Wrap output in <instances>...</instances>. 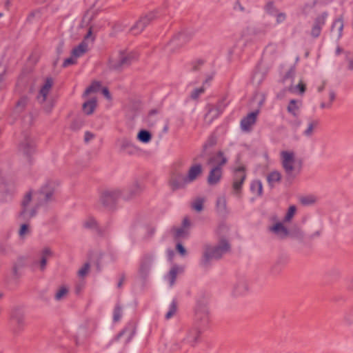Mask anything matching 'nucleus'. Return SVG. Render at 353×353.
I'll return each instance as SVG.
<instances>
[{
	"label": "nucleus",
	"instance_id": "nucleus-60",
	"mask_svg": "<svg viewBox=\"0 0 353 353\" xmlns=\"http://www.w3.org/2000/svg\"><path fill=\"white\" fill-rule=\"evenodd\" d=\"M191 223L188 217H185L182 221V225L181 227L186 228L189 230V228L190 227Z\"/></svg>",
	"mask_w": 353,
	"mask_h": 353
},
{
	"label": "nucleus",
	"instance_id": "nucleus-31",
	"mask_svg": "<svg viewBox=\"0 0 353 353\" xmlns=\"http://www.w3.org/2000/svg\"><path fill=\"white\" fill-rule=\"evenodd\" d=\"M295 73V66H292L283 77V82L287 85V88H288L290 85L293 84Z\"/></svg>",
	"mask_w": 353,
	"mask_h": 353
},
{
	"label": "nucleus",
	"instance_id": "nucleus-58",
	"mask_svg": "<svg viewBox=\"0 0 353 353\" xmlns=\"http://www.w3.org/2000/svg\"><path fill=\"white\" fill-rule=\"evenodd\" d=\"M276 17L277 23H281L285 20L286 15L283 12H280L276 14Z\"/></svg>",
	"mask_w": 353,
	"mask_h": 353
},
{
	"label": "nucleus",
	"instance_id": "nucleus-7",
	"mask_svg": "<svg viewBox=\"0 0 353 353\" xmlns=\"http://www.w3.org/2000/svg\"><path fill=\"white\" fill-rule=\"evenodd\" d=\"M328 16V12L323 11L314 18L310 30V35L312 38L316 39L321 35V30L326 23Z\"/></svg>",
	"mask_w": 353,
	"mask_h": 353
},
{
	"label": "nucleus",
	"instance_id": "nucleus-22",
	"mask_svg": "<svg viewBox=\"0 0 353 353\" xmlns=\"http://www.w3.org/2000/svg\"><path fill=\"white\" fill-rule=\"evenodd\" d=\"M227 161L228 159L224 157L223 153L221 151H219L209 159L208 164L214 165V167L222 168Z\"/></svg>",
	"mask_w": 353,
	"mask_h": 353
},
{
	"label": "nucleus",
	"instance_id": "nucleus-15",
	"mask_svg": "<svg viewBox=\"0 0 353 353\" xmlns=\"http://www.w3.org/2000/svg\"><path fill=\"white\" fill-rule=\"evenodd\" d=\"M143 189V184L139 181H135L123 193V199L125 200H130L139 194Z\"/></svg>",
	"mask_w": 353,
	"mask_h": 353
},
{
	"label": "nucleus",
	"instance_id": "nucleus-55",
	"mask_svg": "<svg viewBox=\"0 0 353 353\" xmlns=\"http://www.w3.org/2000/svg\"><path fill=\"white\" fill-rule=\"evenodd\" d=\"M8 65L6 64L0 63V77L2 81L5 80V77L8 72Z\"/></svg>",
	"mask_w": 353,
	"mask_h": 353
},
{
	"label": "nucleus",
	"instance_id": "nucleus-48",
	"mask_svg": "<svg viewBox=\"0 0 353 353\" xmlns=\"http://www.w3.org/2000/svg\"><path fill=\"white\" fill-rule=\"evenodd\" d=\"M101 86V84L98 81H95L92 83L91 85H90L85 91L83 95L87 96L91 92H94L99 90V88Z\"/></svg>",
	"mask_w": 353,
	"mask_h": 353
},
{
	"label": "nucleus",
	"instance_id": "nucleus-40",
	"mask_svg": "<svg viewBox=\"0 0 353 353\" xmlns=\"http://www.w3.org/2000/svg\"><path fill=\"white\" fill-rule=\"evenodd\" d=\"M137 139L141 142L147 143L150 141L152 139V135L148 131L142 130L138 133Z\"/></svg>",
	"mask_w": 353,
	"mask_h": 353
},
{
	"label": "nucleus",
	"instance_id": "nucleus-20",
	"mask_svg": "<svg viewBox=\"0 0 353 353\" xmlns=\"http://www.w3.org/2000/svg\"><path fill=\"white\" fill-rule=\"evenodd\" d=\"M203 168L202 165L199 163H196L192 165L188 172L186 176V181H188V183H190L194 181L197 177L202 173Z\"/></svg>",
	"mask_w": 353,
	"mask_h": 353
},
{
	"label": "nucleus",
	"instance_id": "nucleus-9",
	"mask_svg": "<svg viewBox=\"0 0 353 353\" xmlns=\"http://www.w3.org/2000/svg\"><path fill=\"white\" fill-rule=\"evenodd\" d=\"M246 178L245 167L243 165L235 168L233 177L232 188L236 194L241 192L242 185Z\"/></svg>",
	"mask_w": 353,
	"mask_h": 353
},
{
	"label": "nucleus",
	"instance_id": "nucleus-54",
	"mask_svg": "<svg viewBox=\"0 0 353 353\" xmlns=\"http://www.w3.org/2000/svg\"><path fill=\"white\" fill-rule=\"evenodd\" d=\"M204 87H201L199 88L194 89L191 93V98L192 99H198L199 97L204 92Z\"/></svg>",
	"mask_w": 353,
	"mask_h": 353
},
{
	"label": "nucleus",
	"instance_id": "nucleus-34",
	"mask_svg": "<svg viewBox=\"0 0 353 353\" xmlns=\"http://www.w3.org/2000/svg\"><path fill=\"white\" fill-rule=\"evenodd\" d=\"M301 105V101L292 99L288 106V111L293 116L296 117L298 114V110Z\"/></svg>",
	"mask_w": 353,
	"mask_h": 353
},
{
	"label": "nucleus",
	"instance_id": "nucleus-3",
	"mask_svg": "<svg viewBox=\"0 0 353 353\" xmlns=\"http://www.w3.org/2000/svg\"><path fill=\"white\" fill-rule=\"evenodd\" d=\"M134 59L135 56L132 53L127 52L124 50L118 51L110 57L108 68L112 70L121 71L130 65Z\"/></svg>",
	"mask_w": 353,
	"mask_h": 353
},
{
	"label": "nucleus",
	"instance_id": "nucleus-59",
	"mask_svg": "<svg viewBox=\"0 0 353 353\" xmlns=\"http://www.w3.org/2000/svg\"><path fill=\"white\" fill-rule=\"evenodd\" d=\"M76 62L75 59L72 57L66 59L63 63V67L65 68L70 65L74 64Z\"/></svg>",
	"mask_w": 353,
	"mask_h": 353
},
{
	"label": "nucleus",
	"instance_id": "nucleus-6",
	"mask_svg": "<svg viewBox=\"0 0 353 353\" xmlns=\"http://www.w3.org/2000/svg\"><path fill=\"white\" fill-rule=\"evenodd\" d=\"M120 198H123L121 190L118 188L108 189L102 192L100 201L104 206L112 208Z\"/></svg>",
	"mask_w": 353,
	"mask_h": 353
},
{
	"label": "nucleus",
	"instance_id": "nucleus-11",
	"mask_svg": "<svg viewBox=\"0 0 353 353\" xmlns=\"http://www.w3.org/2000/svg\"><path fill=\"white\" fill-rule=\"evenodd\" d=\"M11 319L16 324V331H21L25 325V312L21 307H14L11 312Z\"/></svg>",
	"mask_w": 353,
	"mask_h": 353
},
{
	"label": "nucleus",
	"instance_id": "nucleus-14",
	"mask_svg": "<svg viewBox=\"0 0 353 353\" xmlns=\"http://www.w3.org/2000/svg\"><path fill=\"white\" fill-rule=\"evenodd\" d=\"M259 110H256L249 113L246 117L241 121V128L244 132H250L252 127L255 124Z\"/></svg>",
	"mask_w": 353,
	"mask_h": 353
},
{
	"label": "nucleus",
	"instance_id": "nucleus-63",
	"mask_svg": "<svg viewBox=\"0 0 353 353\" xmlns=\"http://www.w3.org/2000/svg\"><path fill=\"white\" fill-rule=\"evenodd\" d=\"M262 74L259 72H256L254 74L253 79L255 81H257L258 83H259L262 81Z\"/></svg>",
	"mask_w": 353,
	"mask_h": 353
},
{
	"label": "nucleus",
	"instance_id": "nucleus-12",
	"mask_svg": "<svg viewBox=\"0 0 353 353\" xmlns=\"http://www.w3.org/2000/svg\"><path fill=\"white\" fill-rule=\"evenodd\" d=\"M194 318L197 322L203 324L208 322L209 311L205 303H197L194 310Z\"/></svg>",
	"mask_w": 353,
	"mask_h": 353
},
{
	"label": "nucleus",
	"instance_id": "nucleus-35",
	"mask_svg": "<svg viewBox=\"0 0 353 353\" xmlns=\"http://www.w3.org/2000/svg\"><path fill=\"white\" fill-rule=\"evenodd\" d=\"M205 201L203 197L196 198L191 203L192 208L197 212H201L203 210Z\"/></svg>",
	"mask_w": 353,
	"mask_h": 353
},
{
	"label": "nucleus",
	"instance_id": "nucleus-64",
	"mask_svg": "<svg viewBox=\"0 0 353 353\" xmlns=\"http://www.w3.org/2000/svg\"><path fill=\"white\" fill-rule=\"evenodd\" d=\"M348 62L347 68L350 70H353V56L350 58H347Z\"/></svg>",
	"mask_w": 353,
	"mask_h": 353
},
{
	"label": "nucleus",
	"instance_id": "nucleus-61",
	"mask_svg": "<svg viewBox=\"0 0 353 353\" xmlns=\"http://www.w3.org/2000/svg\"><path fill=\"white\" fill-rule=\"evenodd\" d=\"M26 103H27V99L22 98L18 101L17 108H23L26 106Z\"/></svg>",
	"mask_w": 353,
	"mask_h": 353
},
{
	"label": "nucleus",
	"instance_id": "nucleus-25",
	"mask_svg": "<svg viewBox=\"0 0 353 353\" xmlns=\"http://www.w3.org/2000/svg\"><path fill=\"white\" fill-rule=\"evenodd\" d=\"M52 79H47L44 85L41 87L39 94L38 96V100L40 103H43L46 101L47 96L50 92L52 86Z\"/></svg>",
	"mask_w": 353,
	"mask_h": 353
},
{
	"label": "nucleus",
	"instance_id": "nucleus-32",
	"mask_svg": "<svg viewBox=\"0 0 353 353\" xmlns=\"http://www.w3.org/2000/svg\"><path fill=\"white\" fill-rule=\"evenodd\" d=\"M96 106L97 100L95 99H92L83 104V110L86 114L89 115L93 113Z\"/></svg>",
	"mask_w": 353,
	"mask_h": 353
},
{
	"label": "nucleus",
	"instance_id": "nucleus-42",
	"mask_svg": "<svg viewBox=\"0 0 353 353\" xmlns=\"http://www.w3.org/2000/svg\"><path fill=\"white\" fill-rule=\"evenodd\" d=\"M87 45L84 43H80L77 47L74 48L72 51V54L74 57H79L85 52Z\"/></svg>",
	"mask_w": 353,
	"mask_h": 353
},
{
	"label": "nucleus",
	"instance_id": "nucleus-53",
	"mask_svg": "<svg viewBox=\"0 0 353 353\" xmlns=\"http://www.w3.org/2000/svg\"><path fill=\"white\" fill-rule=\"evenodd\" d=\"M281 262L278 260L270 268V274L272 275H276L281 272Z\"/></svg>",
	"mask_w": 353,
	"mask_h": 353
},
{
	"label": "nucleus",
	"instance_id": "nucleus-52",
	"mask_svg": "<svg viewBox=\"0 0 353 353\" xmlns=\"http://www.w3.org/2000/svg\"><path fill=\"white\" fill-rule=\"evenodd\" d=\"M90 264L88 263H86L83 265L82 268L79 269L78 271V275L79 277H84L88 274L90 270Z\"/></svg>",
	"mask_w": 353,
	"mask_h": 353
},
{
	"label": "nucleus",
	"instance_id": "nucleus-17",
	"mask_svg": "<svg viewBox=\"0 0 353 353\" xmlns=\"http://www.w3.org/2000/svg\"><path fill=\"white\" fill-rule=\"evenodd\" d=\"M19 150L23 155L29 157L34 152V144L30 138L25 136L23 141L19 145Z\"/></svg>",
	"mask_w": 353,
	"mask_h": 353
},
{
	"label": "nucleus",
	"instance_id": "nucleus-2",
	"mask_svg": "<svg viewBox=\"0 0 353 353\" xmlns=\"http://www.w3.org/2000/svg\"><path fill=\"white\" fill-rule=\"evenodd\" d=\"M281 163L288 180L294 179L301 172V165L292 150H283L280 153Z\"/></svg>",
	"mask_w": 353,
	"mask_h": 353
},
{
	"label": "nucleus",
	"instance_id": "nucleus-18",
	"mask_svg": "<svg viewBox=\"0 0 353 353\" xmlns=\"http://www.w3.org/2000/svg\"><path fill=\"white\" fill-rule=\"evenodd\" d=\"M249 291V283L245 279H239L234 285L233 294L239 296L245 294Z\"/></svg>",
	"mask_w": 353,
	"mask_h": 353
},
{
	"label": "nucleus",
	"instance_id": "nucleus-5",
	"mask_svg": "<svg viewBox=\"0 0 353 353\" xmlns=\"http://www.w3.org/2000/svg\"><path fill=\"white\" fill-rule=\"evenodd\" d=\"M56 183L52 181L45 183L41 189L35 193L37 199L39 204H45L53 200V195L55 192Z\"/></svg>",
	"mask_w": 353,
	"mask_h": 353
},
{
	"label": "nucleus",
	"instance_id": "nucleus-57",
	"mask_svg": "<svg viewBox=\"0 0 353 353\" xmlns=\"http://www.w3.org/2000/svg\"><path fill=\"white\" fill-rule=\"evenodd\" d=\"M94 138V134L89 131L85 132L84 141L88 143L90 141Z\"/></svg>",
	"mask_w": 353,
	"mask_h": 353
},
{
	"label": "nucleus",
	"instance_id": "nucleus-49",
	"mask_svg": "<svg viewBox=\"0 0 353 353\" xmlns=\"http://www.w3.org/2000/svg\"><path fill=\"white\" fill-rule=\"evenodd\" d=\"M121 316H122V308L119 304H117L115 306L114 310V313H113L114 321H115V322L119 321L121 319Z\"/></svg>",
	"mask_w": 353,
	"mask_h": 353
},
{
	"label": "nucleus",
	"instance_id": "nucleus-26",
	"mask_svg": "<svg viewBox=\"0 0 353 353\" xmlns=\"http://www.w3.org/2000/svg\"><path fill=\"white\" fill-rule=\"evenodd\" d=\"M40 254V261L39 262V268L41 271L46 269L47 265V259L53 255V252L51 249L48 247H46L42 249L39 253Z\"/></svg>",
	"mask_w": 353,
	"mask_h": 353
},
{
	"label": "nucleus",
	"instance_id": "nucleus-46",
	"mask_svg": "<svg viewBox=\"0 0 353 353\" xmlns=\"http://www.w3.org/2000/svg\"><path fill=\"white\" fill-rule=\"evenodd\" d=\"M296 211V208L295 205H291L289 207L286 214L284 216L283 222L289 223L291 221L292 218L294 217Z\"/></svg>",
	"mask_w": 353,
	"mask_h": 353
},
{
	"label": "nucleus",
	"instance_id": "nucleus-37",
	"mask_svg": "<svg viewBox=\"0 0 353 353\" xmlns=\"http://www.w3.org/2000/svg\"><path fill=\"white\" fill-rule=\"evenodd\" d=\"M250 189L253 193L261 196L263 193V185L261 181L259 180L253 181L251 183Z\"/></svg>",
	"mask_w": 353,
	"mask_h": 353
},
{
	"label": "nucleus",
	"instance_id": "nucleus-50",
	"mask_svg": "<svg viewBox=\"0 0 353 353\" xmlns=\"http://www.w3.org/2000/svg\"><path fill=\"white\" fill-rule=\"evenodd\" d=\"M216 143V138L214 135H211L203 145V150L214 146Z\"/></svg>",
	"mask_w": 353,
	"mask_h": 353
},
{
	"label": "nucleus",
	"instance_id": "nucleus-44",
	"mask_svg": "<svg viewBox=\"0 0 353 353\" xmlns=\"http://www.w3.org/2000/svg\"><path fill=\"white\" fill-rule=\"evenodd\" d=\"M30 225L28 223H23L21 225L19 230V236L21 239H24L27 236L30 234Z\"/></svg>",
	"mask_w": 353,
	"mask_h": 353
},
{
	"label": "nucleus",
	"instance_id": "nucleus-45",
	"mask_svg": "<svg viewBox=\"0 0 353 353\" xmlns=\"http://www.w3.org/2000/svg\"><path fill=\"white\" fill-rule=\"evenodd\" d=\"M68 293V288L63 285L60 287L54 295V299L57 301H61L63 299Z\"/></svg>",
	"mask_w": 353,
	"mask_h": 353
},
{
	"label": "nucleus",
	"instance_id": "nucleus-1",
	"mask_svg": "<svg viewBox=\"0 0 353 353\" xmlns=\"http://www.w3.org/2000/svg\"><path fill=\"white\" fill-rule=\"evenodd\" d=\"M230 249V244L225 237L220 238L215 245H207L201 261V265L207 267L210 261L219 259Z\"/></svg>",
	"mask_w": 353,
	"mask_h": 353
},
{
	"label": "nucleus",
	"instance_id": "nucleus-19",
	"mask_svg": "<svg viewBox=\"0 0 353 353\" xmlns=\"http://www.w3.org/2000/svg\"><path fill=\"white\" fill-rule=\"evenodd\" d=\"M222 177V168L213 167L208 174L207 182L210 185H215L219 183Z\"/></svg>",
	"mask_w": 353,
	"mask_h": 353
},
{
	"label": "nucleus",
	"instance_id": "nucleus-62",
	"mask_svg": "<svg viewBox=\"0 0 353 353\" xmlns=\"http://www.w3.org/2000/svg\"><path fill=\"white\" fill-rule=\"evenodd\" d=\"M203 61H201V60L195 62L194 63H193L192 70H194V71L199 70L200 67L203 65Z\"/></svg>",
	"mask_w": 353,
	"mask_h": 353
},
{
	"label": "nucleus",
	"instance_id": "nucleus-27",
	"mask_svg": "<svg viewBox=\"0 0 353 353\" xmlns=\"http://www.w3.org/2000/svg\"><path fill=\"white\" fill-rule=\"evenodd\" d=\"M216 209L219 214L223 215L228 212L227 201L225 196H220L216 202Z\"/></svg>",
	"mask_w": 353,
	"mask_h": 353
},
{
	"label": "nucleus",
	"instance_id": "nucleus-23",
	"mask_svg": "<svg viewBox=\"0 0 353 353\" xmlns=\"http://www.w3.org/2000/svg\"><path fill=\"white\" fill-rule=\"evenodd\" d=\"M200 334L201 332L199 328L192 327L188 331L186 336L183 339V341L193 346L199 339Z\"/></svg>",
	"mask_w": 353,
	"mask_h": 353
},
{
	"label": "nucleus",
	"instance_id": "nucleus-24",
	"mask_svg": "<svg viewBox=\"0 0 353 353\" xmlns=\"http://www.w3.org/2000/svg\"><path fill=\"white\" fill-rule=\"evenodd\" d=\"M344 28L343 19L339 17L334 20L331 26V32L336 34L337 39H340L343 35V30Z\"/></svg>",
	"mask_w": 353,
	"mask_h": 353
},
{
	"label": "nucleus",
	"instance_id": "nucleus-36",
	"mask_svg": "<svg viewBox=\"0 0 353 353\" xmlns=\"http://www.w3.org/2000/svg\"><path fill=\"white\" fill-rule=\"evenodd\" d=\"M156 19V14L154 12H149L143 16H142L139 20L144 27L145 28L148 26L152 21Z\"/></svg>",
	"mask_w": 353,
	"mask_h": 353
},
{
	"label": "nucleus",
	"instance_id": "nucleus-21",
	"mask_svg": "<svg viewBox=\"0 0 353 353\" xmlns=\"http://www.w3.org/2000/svg\"><path fill=\"white\" fill-rule=\"evenodd\" d=\"M183 272V268L177 265H174L167 275L165 276V280L168 282L170 287H172L179 274Z\"/></svg>",
	"mask_w": 353,
	"mask_h": 353
},
{
	"label": "nucleus",
	"instance_id": "nucleus-47",
	"mask_svg": "<svg viewBox=\"0 0 353 353\" xmlns=\"http://www.w3.org/2000/svg\"><path fill=\"white\" fill-rule=\"evenodd\" d=\"M145 29L144 25H143L139 21H137L136 23L130 28V32L136 35L140 34Z\"/></svg>",
	"mask_w": 353,
	"mask_h": 353
},
{
	"label": "nucleus",
	"instance_id": "nucleus-30",
	"mask_svg": "<svg viewBox=\"0 0 353 353\" xmlns=\"http://www.w3.org/2000/svg\"><path fill=\"white\" fill-rule=\"evenodd\" d=\"M281 174L276 170L270 172L267 176V181L270 187H274L276 183L280 182Z\"/></svg>",
	"mask_w": 353,
	"mask_h": 353
},
{
	"label": "nucleus",
	"instance_id": "nucleus-33",
	"mask_svg": "<svg viewBox=\"0 0 353 353\" xmlns=\"http://www.w3.org/2000/svg\"><path fill=\"white\" fill-rule=\"evenodd\" d=\"M174 237L176 239L187 238L189 234V231L186 228L179 227L172 229Z\"/></svg>",
	"mask_w": 353,
	"mask_h": 353
},
{
	"label": "nucleus",
	"instance_id": "nucleus-56",
	"mask_svg": "<svg viewBox=\"0 0 353 353\" xmlns=\"http://www.w3.org/2000/svg\"><path fill=\"white\" fill-rule=\"evenodd\" d=\"M176 249L181 256H184L187 254V251L181 243H178Z\"/></svg>",
	"mask_w": 353,
	"mask_h": 353
},
{
	"label": "nucleus",
	"instance_id": "nucleus-13",
	"mask_svg": "<svg viewBox=\"0 0 353 353\" xmlns=\"http://www.w3.org/2000/svg\"><path fill=\"white\" fill-rule=\"evenodd\" d=\"M169 184L171 188L173 190H175L184 188L187 184H188V182L186 181L185 176L181 172H176L171 175Z\"/></svg>",
	"mask_w": 353,
	"mask_h": 353
},
{
	"label": "nucleus",
	"instance_id": "nucleus-8",
	"mask_svg": "<svg viewBox=\"0 0 353 353\" xmlns=\"http://www.w3.org/2000/svg\"><path fill=\"white\" fill-rule=\"evenodd\" d=\"M268 230L276 239L280 240L286 239L291 235L290 230L284 225L283 222L281 221H277L272 225L269 226Z\"/></svg>",
	"mask_w": 353,
	"mask_h": 353
},
{
	"label": "nucleus",
	"instance_id": "nucleus-28",
	"mask_svg": "<svg viewBox=\"0 0 353 353\" xmlns=\"http://www.w3.org/2000/svg\"><path fill=\"white\" fill-rule=\"evenodd\" d=\"M117 143L119 144L121 151L127 152L128 153L132 152L134 148L133 143L126 138L117 140Z\"/></svg>",
	"mask_w": 353,
	"mask_h": 353
},
{
	"label": "nucleus",
	"instance_id": "nucleus-16",
	"mask_svg": "<svg viewBox=\"0 0 353 353\" xmlns=\"http://www.w3.org/2000/svg\"><path fill=\"white\" fill-rule=\"evenodd\" d=\"M225 106L226 105L223 101H219L216 105L210 106L209 110L205 114V118L209 119L211 122L223 112Z\"/></svg>",
	"mask_w": 353,
	"mask_h": 353
},
{
	"label": "nucleus",
	"instance_id": "nucleus-39",
	"mask_svg": "<svg viewBox=\"0 0 353 353\" xmlns=\"http://www.w3.org/2000/svg\"><path fill=\"white\" fill-rule=\"evenodd\" d=\"M288 90L293 93L299 92V94H302L305 91V85L302 82L300 81L298 85L294 86L293 84L290 85Z\"/></svg>",
	"mask_w": 353,
	"mask_h": 353
},
{
	"label": "nucleus",
	"instance_id": "nucleus-10",
	"mask_svg": "<svg viewBox=\"0 0 353 353\" xmlns=\"http://www.w3.org/2000/svg\"><path fill=\"white\" fill-rule=\"evenodd\" d=\"M154 261V255L152 253H146L143 256L139 267V274L142 277L145 278L149 274Z\"/></svg>",
	"mask_w": 353,
	"mask_h": 353
},
{
	"label": "nucleus",
	"instance_id": "nucleus-41",
	"mask_svg": "<svg viewBox=\"0 0 353 353\" xmlns=\"http://www.w3.org/2000/svg\"><path fill=\"white\" fill-rule=\"evenodd\" d=\"M83 225L85 228L90 229V230H97V221L93 217H88L83 223Z\"/></svg>",
	"mask_w": 353,
	"mask_h": 353
},
{
	"label": "nucleus",
	"instance_id": "nucleus-43",
	"mask_svg": "<svg viewBox=\"0 0 353 353\" xmlns=\"http://www.w3.org/2000/svg\"><path fill=\"white\" fill-rule=\"evenodd\" d=\"M189 38L190 37H188L185 33H180L172 40V44L181 46L183 43H185Z\"/></svg>",
	"mask_w": 353,
	"mask_h": 353
},
{
	"label": "nucleus",
	"instance_id": "nucleus-38",
	"mask_svg": "<svg viewBox=\"0 0 353 353\" xmlns=\"http://www.w3.org/2000/svg\"><path fill=\"white\" fill-rule=\"evenodd\" d=\"M177 302L175 299H173L169 305L168 311L165 314V318L168 320L171 319L177 311Z\"/></svg>",
	"mask_w": 353,
	"mask_h": 353
},
{
	"label": "nucleus",
	"instance_id": "nucleus-51",
	"mask_svg": "<svg viewBox=\"0 0 353 353\" xmlns=\"http://www.w3.org/2000/svg\"><path fill=\"white\" fill-rule=\"evenodd\" d=\"M316 199L313 196H307L301 198L300 201L303 205H309L315 202Z\"/></svg>",
	"mask_w": 353,
	"mask_h": 353
},
{
	"label": "nucleus",
	"instance_id": "nucleus-4",
	"mask_svg": "<svg viewBox=\"0 0 353 353\" xmlns=\"http://www.w3.org/2000/svg\"><path fill=\"white\" fill-rule=\"evenodd\" d=\"M41 205L39 204V200L36 203H33L32 192H27L21 201L19 217L24 220L30 219L37 214V209Z\"/></svg>",
	"mask_w": 353,
	"mask_h": 353
},
{
	"label": "nucleus",
	"instance_id": "nucleus-29",
	"mask_svg": "<svg viewBox=\"0 0 353 353\" xmlns=\"http://www.w3.org/2000/svg\"><path fill=\"white\" fill-rule=\"evenodd\" d=\"M318 125V120L310 119L307 122L306 129L303 132V135L308 138L311 137L313 135L314 130L316 128H317Z\"/></svg>",
	"mask_w": 353,
	"mask_h": 353
}]
</instances>
